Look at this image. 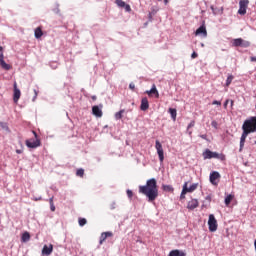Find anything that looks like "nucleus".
Masks as SVG:
<instances>
[{
	"mask_svg": "<svg viewBox=\"0 0 256 256\" xmlns=\"http://www.w3.org/2000/svg\"><path fill=\"white\" fill-rule=\"evenodd\" d=\"M139 193L147 197L149 203H153L159 197V188L155 178L146 181V185L139 186Z\"/></svg>",
	"mask_w": 256,
	"mask_h": 256,
	"instance_id": "obj_1",
	"label": "nucleus"
},
{
	"mask_svg": "<svg viewBox=\"0 0 256 256\" xmlns=\"http://www.w3.org/2000/svg\"><path fill=\"white\" fill-rule=\"evenodd\" d=\"M242 131L245 133H256V116L246 119L242 125Z\"/></svg>",
	"mask_w": 256,
	"mask_h": 256,
	"instance_id": "obj_2",
	"label": "nucleus"
},
{
	"mask_svg": "<svg viewBox=\"0 0 256 256\" xmlns=\"http://www.w3.org/2000/svg\"><path fill=\"white\" fill-rule=\"evenodd\" d=\"M35 140L33 139H28L25 141L26 143V147H28L29 149H37V147H41V140L39 139V136L37 135V132L32 131Z\"/></svg>",
	"mask_w": 256,
	"mask_h": 256,
	"instance_id": "obj_3",
	"label": "nucleus"
},
{
	"mask_svg": "<svg viewBox=\"0 0 256 256\" xmlns=\"http://www.w3.org/2000/svg\"><path fill=\"white\" fill-rule=\"evenodd\" d=\"M155 149L157 151L160 163H163V161H165V151L163 150V145L161 142H159V140L155 141Z\"/></svg>",
	"mask_w": 256,
	"mask_h": 256,
	"instance_id": "obj_4",
	"label": "nucleus"
},
{
	"mask_svg": "<svg viewBox=\"0 0 256 256\" xmlns=\"http://www.w3.org/2000/svg\"><path fill=\"white\" fill-rule=\"evenodd\" d=\"M208 227H209V231H211V233H214V231H217V219H215V215L210 214L209 215V219H208Z\"/></svg>",
	"mask_w": 256,
	"mask_h": 256,
	"instance_id": "obj_5",
	"label": "nucleus"
},
{
	"mask_svg": "<svg viewBox=\"0 0 256 256\" xmlns=\"http://www.w3.org/2000/svg\"><path fill=\"white\" fill-rule=\"evenodd\" d=\"M0 67H2L4 71H11V69H13V66L5 62L2 46H0Z\"/></svg>",
	"mask_w": 256,
	"mask_h": 256,
	"instance_id": "obj_6",
	"label": "nucleus"
},
{
	"mask_svg": "<svg viewBox=\"0 0 256 256\" xmlns=\"http://www.w3.org/2000/svg\"><path fill=\"white\" fill-rule=\"evenodd\" d=\"M248 5H249V0H241L239 2L238 14L239 15H246Z\"/></svg>",
	"mask_w": 256,
	"mask_h": 256,
	"instance_id": "obj_7",
	"label": "nucleus"
},
{
	"mask_svg": "<svg viewBox=\"0 0 256 256\" xmlns=\"http://www.w3.org/2000/svg\"><path fill=\"white\" fill-rule=\"evenodd\" d=\"M221 179V174H219V172L217 171H213L212 173H210V183L212 185H219V180Z\"/></svg>",
	"mask_w": 256,
	"mask_h": 256,
	"instance_id": "obj_8",
	"label": "nucleus"
},
{
	"mask_svg": "<svg viewBox=\"0 0 256 256\" xmlns=\"http://www.w3.org/2000/svg\"><path fill=\"white\" fill-rule=\"evenodd\" d=\"M146 95H148L149 97H154L156 99H159V90H157V86L155 84L152 85V88L150 90H147Z\"/></svg>",
	"mask_w": 256,
	"mask_h": 256,
	"instance_id": "obj_9",
	"label": "nucleus"
},
{
	"mask_svg": "<svg viewBox=\"0 0 256 256\" xmlns=\"http://www.w3.org/2000/svg\"><path fill=\"white\" fill-rule=\"evenodd\" d=\"M103 105H100L99 106H93L92 107V114L95 116V117H103Z\"/></svg>",
	"mask_w": 256,
	"mask_h": 256,
	"instance_id": "obj_10",
	"label": "nucleus"
},
{
	"mask_svg": "<svg viewBox=\"0 0 256 256\" xmlns=\"http://www.w3.org/2000/svg\"><path fill=\"white\" fill-rule=\"evenodd\" d=\"M19 99H21V90L17 88V82H14V96H13L14 103H17Z\"/></svg>",
	"mask_w": 256,
	"mask_h": 256,
	"instance_id": "obj_11",
	"label": "nucleus"
},
{
	"mask_svg": "<svg viewBox=\"0 0 256 256\" xmlns=\"http://www.w3.org/2000/svg\"><path fill=\"white\" fill-rule=\"evenodd\" d=\"M249 136V133L247 132H242L241 138H240V149L239 151H243V147H245V141L247 140V137Z\"/></svg>",
	"mask_w": 256,
	"mask_h": 256,
	"instance_id": "obj_12",
	"label": "nucleus"
},
{
	"mask_svg": "<svg viewBox=\"0 0 256 256\" xmlns=\"http://www.w3.org/2000/svg\"><path fill=\"white\" fill-rule=\"evenodd\" d=\"M197 207H199V201L197 199H192L187 204V209H190V211L197 209Z\"/></svg>",
	"mask_w": 256,
	"mask_h": 256,
	"instance_id": "obj_13",
	"label": "nucleus"
},
{
	"mask_svg": "<svg viewBox=\"0 0 256 256\" xmlns=\"http://www.w3.org/2000/svg\"><path fill=\"white\" fill-rule=\"evenodd\" d=\"M107 237H113V232H103L100 236L99 244L103 245V243H105L107 240Z\"/></svg>",
	"mask_w": 256,
	"mask_h": 256,
	"instance_id": "obj_14",
	"label": "nucleus"
},
{
	"mask_svg": "<svg viewBox=\"0 0 256 256\" xmlns=\"http://www.w3.org/2000/svg\"><path fill=\"white\" fill-rule=\"evenodd\" d=\"M140 109L141 111H147V109H149V100L147 97L142 98Z\"/></svg>",
	"mask_w": 256,
	"mask_h": 256,
	"instance_id": "obj_15",
	"label": "nucleus"
},
{
	"mask_svg": "<svg viewBox=\"0 0 256 256\" xmlns=\"http://www.w3.org/2000/svg\"><path fill=\"white\" fill-rule=\"evenodd\" d=\"M184 185H186V191H187V193H193V191H196V190H197V187H199V184H198V183H194V184H192L190 187L188 186V185H189V182H185Z\"/></svg>",
	"mask_w": 256,
	"mask_h": 256,
	"instance_id": "obj_16",
	"label": "nucleus"
},
{
	"mask_svg": "<svg viewBox=\"0 0 256 256\" xmlns=\"http://www.w3.org/2000/svg\"><path fill=\"white\" fill-rule=\"evenodd\" d=\"M53 253V245L50 244L49 246L44 245L42 249V255H51Z\"/></svg>",
	"mask_w": 256,
	"mask_h": 256,
	"instance_id": "obj_17",
	"label": "nucleus"
},
{
	"mask_svg": "<svg viewBox=\"0 0 256 256\" xmlns=\"http://www.w3.org/2000/svg\"><path fill=\"white\" fill-rule=\"evenodd\" d=\"M196 35H203V37H207V28L205 27V25L200 26L196 32Z\"/></svg>",
	"mask_w": 256,
	"mask_h": 256,
	"instance_id": "obj_18",
	"label": "nucleus"
},
{
	"mask_svg": "<svg viewBox=\"0 0 256 256\" xmlns=\"http://www.w3.org/2000/svg\"><path fill=\"white\" fill-rule=\"evenodd\" d=\"M168 256H186V255H185V252H183L181 250H172V251H170Z\"/></svg>",
	"mask_w": 256,
	"mask_h": 256,
	"instance_id": "obj_19",
	"label": "nucleus"
},
{
	"mask_svg": "<svg viewBox=\"0 0 256 256\" xmlns=\"http://www.w3.org/2000/svg\"><path fill=\"white\" fill-rule=\"evenodd\" d=\"M34 35L36 39H41V37H43V30L41 29V27H37L35 29Z\"/></svg>",
	"mask_w": 256,
	"mask_h": 256,
	"instance_id": "obj_20",
	"label": "nucleus"
},
{
	"mask_svg": "<svg viewBox=\"0 0 256 256\" xmlns=\"http://www.w3.org/2000/svg\"><path fill=\"white\" fill-rule=\"evenodd\" d=\"M203 158L204 159H213V151L209 150V149H206L204 152H203Z\"/></svg>",
	"mask_w": 256,
	"mask_h": 256,
	"instance_id": "obj_21",
	"label": "nucleus"
},
{
	"mask_svg": "<svg viewBox=\"0 0 256 256\" xmlns=\"http://www.w3.org/2000/svg\"><path fill=\"white\" fill-rule=\"evenodd\" d=\"M30 239H31V234H29V232H24L22 234V237H21L22 243H27V241H30Z\"/></svg>",
	"mask_w": 256,
	"mask_h": 256,
	"instance_id": "obj_22",
	"label": "nucleus"
},
{
	"mask_svg": "<svg viewBox=\"0 0 256 256\" xmlns=\"http://www.w3.org/2000/svg\"><path fill=\"white\" fill-rule=\"evenodd\" d=\"M210 9L212 10L213 15H223V8H215L211 6Z\"/></svg>",
	"mask_w": 256,
	"mask_h": 256,
	"instance_id": "obj_23",
	"label": "nucleus"
},
{
	"mask_svg": "<svg viewBox=\"0 0 256 256\" xmlns=\"http://www.w3.org/2000/svg\"><path fill=\"white\" fill-rule=\"evenodd\" d=\"M169 113L173 119V121H177V109L175 108H169Z\"/></svg>",
	"mask_w": 256,
	"mask_h": 256,
	"instance_id": "obj_24",
	"label": "nucleus"
},
{
	"mask_svg": "<svg viewBox=\"0 0 256 256\" xmlns=\"http://www.w3.org/2000/svg\"><path fill=\"white\" fill-rule=\"evenodd\" d=\"M125 113V109L120 110L119 112H116L114 117L117 121L123 119V115Z\"/></svg>",
	"mask_w": 256,
	"mask_h": 256,
	"instance_id": "obj_25",
	"label": "nucleus"
},
{
	"mask_svg": "<svg viewBox=\"0 0 256 256\" xmlns=\"http://www.w3.org/2000/svg\"><path fill=\"white\" fill-rule=\"evenodd\" d=\"M243 45V38H237L233 40L234 47H241Z\"/></svg>",
	"mask_w": 256,
	"mask_h": 256,
	"instance_id": "obj_26",
	"label": "nucleus"
},
{
	"mask_svg": "<svg viewBox=\"0 0 256 256\" xmlns=\"http://www.w3.org/2000/svg\"><path fill=\"white\" fill-rule=\"evenodd\" d=\"M187 193V184H184L180 195V199H185V195H187Z\"/></svg>",
	"mask_w": 256,
	"mask_h": 256,
	"instance_id": "obj_27",
	"label": "nucleus"
},
{
	"mask_svg": "<svg viewBox=\"0 0 256 256\" xmlns=\"http://www.w3.org/2000/svg\"><path fill=\"white\" fill-rule=\"evenodd\" d=\"M233 195L229 194L226 198H225V205L229 206L231 204V201H233Z\"/></svg>",
	"mask_w": 256,
	"mask_h": 256,
	"instance_id": "obj_28",
	"label": "nucleus"
},
{
	"mask_svg": "<svg viewBox=\"0 0 256 256\" xmlns=\"http://www.w3.org/2000/svg\"><path fill=\"white\" fill-rule=\"evenodd\" d=\"M233 79H234L233 75H229V76L227 77V80H226V87H229V85H231V83H233Z\"/></svg>",
	"mask_w": 256,
	"mask_h": 256,
	"instance_id": "obj_29",
	"label": "nucleus"
},
{
	"mask_svg": "<svg viewBox=\"0 0 256 256\" xmlns=\"http://www.w3.org/2000/svg\"><path fill=\"white\" fill-rule=\"evenodd\" d=\"M77 177H83L85 175V170L83 168H80L76 171Z\"/></svg>",
	"mask_w": 256,
	"mask_h": 256,
	"instance_id": "obj_30",
	"label": "nucleus"
},
{
	"mask_svg": "<svg viewBox=\"0 0 256 256\" xmlns=\"http://www.w3.org/2000/svg\"><path fill=\"white\" fill-rule=\"evenodd\" d=\"M78 223H79L80 227H84V225H87V219L79 218Z\"/></svg>",
	"mask_w": 256,
	"mask_h": 256,
	"instance_id": "obj_31",
	"label": "nucleus"
},
{
	"mask_svg": "<svg viewBox=\"0 0 256 256\" xmlns=\"http://www.w3.org/2000/svg\"><path fill=\"white\" fill-rule=\"evenodd\" d=\"M116 5H118V7H125L126 3L123 0H116Z\"/></svg>",
	"mask_w": 256,
	"mask_h": 256,
	"instance_id": "obj_32",
	"label": "nucleus"
},
{
	"mask_svg": "<svg viewBox=\"0 0 256 256\" xmlns=\"http://www.w3.org/2000/svg\"><path fill=\"white\" fill-rule=\"evenodd\" d=\"M250 45H251V43L249 41L242 40L241 47H249Z\"/></svg>",
	"mask_w": 256,
	"mask_h": 256,
	"instance_id": "obj_33",
	"label": "nucleus"
},
{
	"mask_svg": "<svg viewBox=\"0 0 256 256\" xmlns=\"http://www.w3.org/2000/svg\"><path fill=\"white\" fill-rule=\"evenodd\" d=\"M126 193L129 199H133V191L127 190Z\"/></svg>",
	"mask_w": 256,
	"mask_h": 256,
	"instance_id": "obj_34",
	"label": "nucleus"
},
{
	"mask_svg": "<svg viewBox=\"0 0 256 256\" xmlns=\"http://www.w3.org/2000/svg\"><path fill=\"white\" fill-rule=\"evenodd\" d=\"M217 159H220V161H225V154H218Z\"/></svg>",
	"mask_w": 256,
	"mask_h": 256,
	"instance_id": "obj_35",
	"label": "nucleus"
},
{
	"mask_svg": "<svg viewBox=\"0 0 256 256\" xmlns=\"http://www.w3.org/2000/svg\"><path fill=\"white\" fill-rule=\"evenodd\" d=\"M199 57V54H197V52H193L191 55L192 59H197Z\"/></svg>",
	"mask_w": 256,
	"mask_h": 256,
	"instance_id": "obj_36",
	"label": "nucleus"
},
{
	"mask_svg": "<svg viewBox=\"0 0 256 256\" xmlns=\"http://www.w3.org/2000/svg\"><path fill=\"white\" fill-rule=\"evenodd\" d=\"M129 89H131V91H135V84L133 82L129 84Z\"/></svg>",
	"mask_w": 256,
	"mask_h": 256,
	"instance_id": "obj_37",
	"label": "nucleus"
},
{
	"mask_svg": "<svg viewBox=\"0 0 256 256\" xmlns=\"http://www.w3.org/2000/svg\"><path fill=\"white\" fill-rule=\"evenodd\" d=\"M219 157V153L212 152V159H217Z\"/></svg>",
	"mask_w": 256,
	"mask_h": 256,
	"instance_id": "obj_38",
	"label": "nucleus"
},
{
	"mask_svg": "<svg viewBox=\"0 0 256 256\" xmlns=\"http://www.w3.org/2000/svg\"><path fill=\"white\" fill-rule=\"evenodd\" d=\"M163 189H164V191H171L172 188L169 185H164Z\"/></svg>",
	"mask_w": 256,
	"mask_h": 256,
	"instance_id": "obj_39",
	"label": "nucleus"
},
{
	"mask_svg": "<svg viewBox=\"0 0 256 256\" xmlns=\"http://www.w3.org/2000/svg\"><path fill=\"white\" fill-rule=\"evenodd\" d=\"M191 127H195V121H191L187 127V129H191Z\"/></svg>",
	"mask_w": 256,
	"mask_h": 256,
	"instance_id": "obj_40",
	"label": "nucleus"
},
{
	"mask_svg": "<svg viewBox=\"0 0 256 256\" xmlns=\"http://www.w3.org/2000/svg\"><path fill=\"white\" fill-rule=\"evenodd\" d=\"M212 105H219V106H221V101L214 100L212 102Z\"/></svg>",
	"mask_w": 256,
	"mask_h": 256,
	"instance_id": "obj_41",
	"label": "nucleus"
},
{
	"mask_svg": "<svg viewBox=\"0 0 256 256\" xmlns=\"http://www.w3.org/2000/svg\"><path fill=\"white\" fill-rule=\"evenodd\" d=\"M124 7H125L126 11H128V12L131 11V6L129 4H125Z\"/></svg>",
	"mask_w": 256,
	"mask_h": 256,
	"instance_id": "obj_42",
	"label": "nucleus"
},
{
	"mask_svg": "<svg viewBox=\"0 0 256 256\" xmlns=\"http://www.w3.org/2000/svg\"><path fill=\"white\" fill-rule=\"evenodd\" d=\"M200 138L207 141V134H202V135H200Z\"/></svg>",
	"mask_w": 256,
	"mask_h": 256,
	"instance_id": "obj_43",
	"label": "nucleus"
},
{
	"mask_svg": "<svg viewBox=\"0 0 256 256\" xmlns=\"http://www.w3.org/2000/svg\"><path fill=\"white\" fill-rule=\"evenodd\" d=\"M51 211H55V204H50Z\"/></svg>",
	"mask_w": 256,
	"mask_h": 256,
	"instance_id": "obj_44",
	"label": "nucleus"
},
{
	"mask_svg": "<svg viewBox=\"0 0 256 256\" xmlns=\"http://www.w3.org/2000/svg\"><path fill=\"white\" fill-rule=\"evenodd\" d=\"M34 99H33V101H35V99H37V95H38V93H37V90H34Z\"/></svg>",
	"mask_w": 256,
	"mask_h": 256,
	"instance_id": "obj_45",
	"label": "nucleus"
},
{
	"mask_svg": "<svg viewBox=\"0 0 256 256\" xmlns=\"http://www.w3.org/2000/svg\"><path fill=\"white\" fill-rule=\"evenodd\" d=\"M227 105H229V99L225 101L224 107L227 108Z\"/></svg>",
	"mask_w": 256,
	"mask_h": 256,
	"instance_id": "obj_46",
	"label": "nucleus"
},
{
	"mask_svg": "<svg viewBox=\"0 0 256 256\" xmlns=\"http://www.w3.org/2000/svg\"><path fill=\"white\" fill-rule=\"evenodd\" d=\"M16 153L18 154V155H21V153H23V150H16Z\"/></svg>",
	"mask_w": 256,
	"mask_h": 256,
	"instance_id": "obj_47",
	"label": "nucleus"
},
{
	"mask_svg": "<svg viewBox=\"0 0 256 256\" xmlns=\"http://www.w3.org/2000/svg\"><path fill=\"white\" fill-rule=\"evenodd\" d=\"M43 198L42 197H38V198H34V201H41Z\"/></svg>",
	"mask_w": 256,
	"mask_h": 256,
	"instance_id": "obj_48",
	"label": "nucleus"
},
{
	"mask_svg": "<svg viewBox=\"0 0 256 256\" xmlns=\"http://www.w3.org/2000/svg\"><path fill=\"white\" fill-rule=\"evenodd\" d=\"M49 203H50V205H53V197H51V198L49 199Z\"/></svg>",
	"mask_w": 256,
	"mask_h": 256,
	"instance_id": "obj_49",
	"label": "nucleus"
},
{
	"mask_svg": "<svg viewBox=\"0 0 256 256\" xmlns=\"http://www.w3.org/2000/svg\"><path fill=\"white\" fill-rule=\"evenodd\" d=\"M250 60L256 62V57H251Z\"/></svg>",
	"mask_w": 256,
	"mask_h": 256,
	"instance_id": "obj_50",
	"label": "nucleus"
},
{
	"mask_svg": "<svg viewBox=\"0 0 256 256\" xmlns=\"http://www.w3.org/2000/svg\"><path fill=\"white\" fill-rule=\"evenodd\" d=\"M233 103H234V101H233V100H230V105H231V107H233Z\"/></svg>",
	"mask_w": 256,
	"mask_h": 256,
	"instance_id": "obj_51",
	"label": "nucleus"
}]
</instances>
